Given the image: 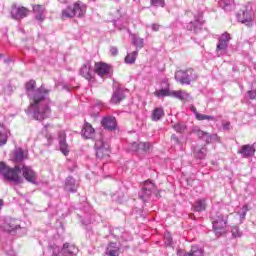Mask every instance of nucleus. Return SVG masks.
<instances>
[{
  "label": "nucleus",
  "mask_w": 256,
  "mask_h": 256,
  "mask_svg": "<svg viewBox=\"0 0 256 256\" xmlns=\"http://www.w3.org/2000/svg\"><path fill=\"white\" fill-rule=\"evenodd\" d=\"M38 93L39 94H36L32 97L29 110L32 111L34 115H45V113H50L51 110L49 109V106H44V108H42L41 105V103L45 101L44 95L49 94V90L41 87L40 89H38Z\"/></svg>",
  "instance_id": "1"
},
{
  "label": "nucleus",
  "mask_w": 256,
  "mask_h": 256,
  "mask_svg": "<svg viewBox=\"0 0 256 256\" xmlns=\"http://www.w3.org/2000/svg\"><path fill=\"white\" fill-rule=\"evenodd\" d=\"M87 7L81 3V1L75 2L72 5H68L61 12V19L65 21L66 19H73V17H85Z\"/></svg>",
  "instance_id": "2"
},
{
  "label": "nucleus",
  "mask_w": 256,
  "mask_h": 256,
  "mask_svg": "<svg viewBox=\"0 0 256 256\" xmlns=\"http://www.w3.org/2000/svg\"><path fill=\"white\" fill-rule=\"evenodd\" d=\"M175 79L180 85H191L197 81V72L193 68L180 69L175 72Z\"/></svg>",
  "instance_id": "3"
},
{
  "label": "nucleus",
  "mask_w": 256,
  "mask_h": 256,
  "mask_svg": "<svg viewBox=\"0 0 256 256\" xmlns=\"http://www.w3.org/2000/svg\"><path fill=\"white\" fill-rule=\"evenodd\" d=\"M212 225L213 231L217 237H221V235H225V233H227V218H225L223 214H217Z\"/></svg>",
  "instance_id": "4"
},
{
  "label": "nucleus",
  "mask_w": 256,
  "mask_h": 256,
  "mask_svg": "<svg viewBox=\"0 0 256 256\" xmlns=\"http://www.w3.org/2000/svg\"><path fill=\"white\" fill-rule=\"evenodd\" d=\"M19 173H21V167L19 165H15L14 168L9 167L8 171L4 174V179L19 185L20 183H23V179L19 176Z\"/></svg>",
  "instance_id": "5"
},
{
  "label": "nucleus",
  "mask_w": 256,
  "mask_h": 256,
  "mask_svg": "<svg viewBox=\"0 0 256 256\" xmlns=\"http://www.w3.org/2000/svg\"><path fill=\"white\" fill-rule=\"evenodd\" d=\"M95 149H96V157L98 159H105V157H109V153H111L109 144L105 143L103 139L96 140Z\"/></svg>",
  "instance_id": "6"
},
{
  "label": "nucleus",
  "mask_w": 256,
  "mask_h": 256,
  "mask_svg": "<svg viewBox=\"0 0 256 256\" xmlns=\"http://www.w3.org/2000/svg\"><path fill=\"white\" fill-rule=\"evenodd\" d=\"M111 72H112L111 65L105 62H95L94 73H96L98 77L105 79V77H109V75H111Z\"/></svg>",
  "instance_id": "7"
},
{
  "label": "nucleus",
  "mask_w": 256,
  "mask_h": 256,
  "mask_svg": "<svg viewBox=\"0 0 256 256\" xmlns=\"http://www.w3.org/2000/svg\"><path fill=\"white\" fill-rule=\"evenodd\" d=\"M20 172L22 173V177L28 182L35 184L37 183V172L31 168V166L22 165L20 167Z\"/></svg>",
  "instance_id": "8"
},
{
  "label": "nucleus",
  "mask_w": 256,
  "mask_h": 256,
  "mask_svg": "<svg viewBox=\"0 0 256 256\" xmlns=\"http://www.w3.org/2000/svg\"><path fill=\"white\" fill-rule=\"evenodd\" d=\"M238 21L246 25V27H251V25H253V16H251V12L245 8L239 11Z\"/></svg>",
  "instance_id": "9"
},
{
  "label": "nucleus",
  "mask_w": 256,
  "mask_h": 256,
  "mask_svg": "<svg viewBox=\"0 0 256 256\" xmlns=\"http://www.w3.org/2000/svg\"><path fill=\"white\" fill-rule=\"evenodd\" d=\"M193 133L200 139H205L206 143H213V141H219V135L209 134L201 129H194Z\"/></svg>",
  "instance_id": "10"
},
{
  "label": "nucleus",
  "mask_w": 256,
  "mask_h": 256,
  "mask_svg": "<svg viewBox=\"0 0 256 256\" xmlns=\"http://www.w3.org/2000/svg\"><path fill=\"white\" fill-rule=\"evenodd\" d=\"M61 253L63 256H77L79 253V248H77V246L74 244L66 242L61 248Z\"/></svg>",
  "instance_id": "11"
},
{
  "label": "nucleus",
  "mask_w": 256,
  "mask_h": 256,
  "mask_svg": "<svg viewBox=\"0 0 256 256\" xmlns=\"http://www.w3.org/2000/svg\"><path fill=\"white\" fill-rule=\"evenodd\" d=\"M32 11L35 15L36 21L43 23L45 21V7L41 4H33Z\"/></svg>",
  "instance_id": "12"
},
{
  "label": "nucleus",
  "mask_w": 256,
  "mask_h": 256,
  "mask_svg": "<svg viewBox=\"0 0 256 256\" xmlns=\"http://www.w3.org/2000/svg\"><path fill=\"white\" fill-rule=\"evenodd\" d=\"M104 129L108 131H114L117 127V120L113 116L104 117L101 122Z\"/></svg>",
  "instance_id": "13"
},
{
  "label": "nucleus",
  "mask_w": 256,
  "mask_h": 256,
  "mask_svg": "<svg viewBox=\"0 0 256 256\" xmlns=\"http://www.w3.org/2000/svg\"><path fill=\"white\" fill-rule=\"evenodd\" d=\"M80 75L84 77V79H87V81H91V79L95 77V73H93L91 69V63L88 62L81 67Z\"/></svg>",
  "instance_id": "14"
},
{
  "label": "nucleus",
  "mask_w": 256,
  "mask_h": 256,
  "mask_svg": "<svg viewBox=\"0 0 256 256\" xmlns=\"http://www.w3.org/2000/svg\"><path fill=\"white\" fill-rule=\"evenodd\" d=\"M18 228L19 224H17V221L13 219L6 220L2 225V229L6 231V233H13L14 231H17Z\"/></svg>",
  "instance_id": "15"
},
{
  "label": "nucleus",
  "mask_w": 256,
  "mask_h": 256,
  "mask_svg": "<svg viewBox=\"0 0 256 256\" xmlns=\"http://www.w3.org/2000/svg\"><path fill=\"white\" fill-rule=\"evenodd\" d=\"M238 153L245 158L253 157V155H255V147L250 144L243 145L241 149L238 150Z\"/></svg>",
  "instance_id": "16"
},
{
  "label": "nucleus",
  "mask_w": 256,
  "mask_h": 256,
  "mask_svg": "<svg viewBox=\"0 0 256 256\" xmlns=\"http://www.w3.org/2000/svg\"><path fill=\"white\" fill-rule=\"evenodd\" d=\"M27 153H25V151H23V149L18 148L15 150L14 152V158L13 161L14 163H23V161H25V159H27Z\"/></svg>",
  "instance_id": "17"
},
{
  "label": "nucleus",
  "mask_w": 256,
  "mask_h": 256,
  "mask_svg": "<svg viewBox=\"0 0 256 256\" xmlns=\"http://www.w3.org/2000/svg\"><path fill=\"white\" fill-rule=\"evenodd\" d=\"M95 135V128L89 123H86L82 129V136L85 139H91Z\"/></svg>",
  "instance_id": "18"
},
{
  "label": "nucleus",
  "mask_w": 256,
  "mask_h": 256,
  "mask_svg": "<svg viewBox=\"0 0 256 256\" xmlns=\"http://www.w3.org/2000/svg\"><path fill=\"white\" fill-rule=\"evenodd\" d=\"M171 97H175V99H179L180 101H187V99L190 97V94L185 92V90H172Z\"/></svg>",
  "instance_id": "19"
},
{
  "label": "nucleus",
  "mask_w": 256,
  "mask_h": 256,
  "mask_svg": "<svg viewBox=\"0 0 256 256\" xmlns=\"http://www.w3.org/2000/svg\"><path fill=\"white\" fill-rule=\"evenodd\" d=\"M143 185L142 193H144L146 197H149L151 193H153V189H155V183H152L151 180H146Z\"/></svg>",
  "instance_id": "20"
},
{
  "label": "nucleus",
  "mask_w": 256,
  "mask_h": 256,
  "mask_svg": "<svg viewBox=\"0 0 256 256\" xmlns=\"http://www.w3.org/2000/svg\"><path fill=\"white\" fill-rule=\"evenodd\" d=\"M29 8L25 6L18 7L16 9V13L14 15L15 19H25V17L29 16Z\"/></svg>",
  "instance_id": "21"
},
{
  "label": "nucleus",
  "mask_w": 256,
  "mask_h": 256,
  "mask_svg": "<svg viewBox=\"0 0 256 256\" xmlns=\"http://www.w3.org/2000/svg\"><path fill=\"white\" fill-rule=\"evenodd\" d=\"M124 99H125V94H123V91L116 90L114 92V94L112 95V98H111L110 101L114 105H119V103H121V101H124Z\"/></svg>",
  "instance_id": "22"
},
{
  "label": "nucleus",
  "mask_w": 256,
  "mask_h": 256,
  "mask_svg": "<svg viewBox=\"0 0 256 256\" xmlns=\"http://www.w3.org/2000/svg\"><path fill=\"white\" fill-rule=\"evenodd\" d=\"M106 255L108 256H119V247H117V243L110 242L108 247L106 248Z\"/></svg>",
  "instance_id": "23"
},
{
  "label": "nucleus",
  "mask_w": 256,
  "mask_h": 256,
  "mask_svg": "<svg viewBox=\"0 0 256 256\" xmlns=\"http://www.w3.org/2000/svg\"><path fill=\"white\" fill-rule=\"evenodd\" d=\"M164 116L165 111L163 110V108H155L152 111V121H159Z\"/></svg>",
  "instance_id": "24"
},
{
  "label": "nucleus",
  "mask_w": 256,
  "mask_h": 256,
  "mask_svg": "<svg viewBox=\"0 0 256 256\" xmlns=\"http://www.w3.org/2000/svg\"><path fill=\"white\" fill-rule=\"evenodd\" d=\"M184 256H203V249H201V248H199L197 246H194Z\"/></svg>",
  "instance_id": "25"
},
{
  "label": "nucleus",
  "mask_w": 256,
  "mask_h": 256,
  "mask_svg": "<svg viewBox=\"0 0 256 256\" xmlns=\"http://www.w3.org/2000/svg\"><path fill=\"white\" fill-rule=\"evenodd\" d=\"M151 147V143L149 142H139L138 153H147Z\"/></svg>",
  "instance_id": "26"
},
{
  "label": "nucleus",
  "mask_w": 256,
  "mask_h": 256,
  "mask_svg": "<svg viewBox=\"0 0 256 256\" xmlns=\"http://www.w3.org/2000/svg\"><path fill=\"white\" fill-rule=\"evenodd\" d=\"M7 140H8V136H7V132L5 131V128L0 126V147L3 145H7Z\"/></svg>",
  "instance_id": "27"
},
{
  "label": "nucleus",
  "mask_w": 256,
  "mask_h": 256,
  "mask_svg": "<svg viewBox=\"0 0 256 256\" xmlns=\"http://www.w3.org/2000/svg\"><path fill=\"white\" fill-rule=\"evenodd\" d=\"M137 55H139V52H137V51H134V52L128 54L125 57V63H129V64L135 63V61L137 60Z\"/></svg>",
  "instance_id": "28"
},
{
  "label": "nucleus",
  "mask_w": 256,
  "mask_h": 256,
  "mask_svg": "<svg viewBox=\"0 0 256 256\" xmlns=\"http://www.w3.org/2000/svg\"><path fill=\"white\" fill-rule=\"evenodd\" d=\"M197 121H214L215 118L213 116L201 114L199 112L195 113Z\"/></svg>",
  "instance_id": "29"
},
{
  "label": "nucleus",
  "mask_w": 256,
  "mask_h": 256,
  "mask_svg": "<svg viewBox=\"0 0 256 256\" xmlns=\"http://www.w3.org/2000/svg\"><path fill=\"white\" fill-rule=\"evenodd\" d=\"M155 97H171V90L160 89L154 92Z\"/></svg>",
  "instance_id": "30"
},
{
  "label": "nucleus",
  "mask_w": 256,
  "mask_h": 256,
  "mask_svg": "<svg viewBox=\"0 0 256 256\" xmlns=\"http://www.w3.org/2000/svg\"><path fill=\"white\" fill-rule=\"evenodd\" d=\"M207 208V204L205 203V200H198L194 205L195 211H205Z\"/></svg>",
  "instance_id": "31"
},
{
  "label": "nucleus",
  "mask_w": 256,
  "mask_h": 256,
  "mask_svg": "<svg viewBox=\"0 0 256 256\" xmlns=\"http://www.w3.org/2000/svg\"><path fill=\"white\" fill-rule=\"evenodd\" d=\"M232 236L234 239H239L243 237V232H241V229H239L238 226H233L231 230Z\"/></svg>",
  "instance_id": "32"
},
{
  "label": "nucleus",
  "mask_w": 256,
  "mask_h": 256,
  "mask_svg": "<svg viewBox=\"0 0 256 256\" xmlns=\"http://www.w3.org/2000/svg\"><path fill=\"white\" fill-rule=\"evenodd\" d=\"M59 145L61 153L65 156L69 155V144L67 142H60Z\"/></svg>",
  "instance_id": "33"
},
{
  "label": "nucleus",
  "mask_w": 256,
  "mask_h": 256,
  "mask_svg": "<svg viewBox=\"0 0 256 256\" xmlns=\"http://www.w3.org/2000/svg\"><path fill=\"white\" fill-rule=\"evenodd\" d=\"M228 45H229V43L219 40L217 47H216V51H225L227 49Z\"/></svg>",
  "instance_id": "34"
},
{
  "label": "nucleus",
  "mask_w": 256,
  "mask_h": 256,
  "mask_svg": "<svg viewBox=\"0 0 256 256\" xmlns=\"http://www.w3.org/2000/svg\"><path fill=\"white\" fill-rule=\"evenodd\" d=\"M173 128L177 133H185V129H187V126H185L184 124L177 123L173 126Z\"/></svg>",
  "instance_id": "35"
},
{
  "label": "nucleus",
  "mask_w": 256,
  "mask_h": 256,
  "mask_svg": "<svg viewBox=\"0 0 256 256\" xmlns=\"http://www.w3.org/2000/svg\"><path fill=\"white\" fill-rule=\"evenodd\" d=\"M25 87L26 91H33V89L37 87V82H35V80H30L26 83Z\"/></svg>",
  "instance_id": "36"
},
{
  "label": "nucleus",
  "mask_w": 256,
  "mask_h": 256,
  "mask_svg": "<svg viewBox=\"0 0 256 256\" xmlns=\"http://www.w3.org/2000/svg\"><path fill=\"white\" fill-rule=\"evenodd\" d=\"M195 153L198 159H205V153H207V149L200 148L199 150H196Z\"/></svg>",
  "instance_id": "37"
},
{
  "label": "nucleus",
  "mask_w": 256,
  "mask_h": 256,
  "mask_svg": "<svg viewBox=\"0 0 256 256\" xmlns=\"http://www.w3.org/2000/svg\"><path fill=\"white\" fill-rule=\"evenodd\" d=\"M150 3L154 7H165V0H150Z\"/></svg>",
  "instance_id": "38"
},
{
  "label": "nucleus",
  "mask_w": 256,
  "mask_h": 256,
  "mask_svg": "<svg viewBox=\"0 0 256 256\" xmlns=\"http://www.w3.org/2000/svg\"><path fill=\"white\" fill-rule=\"evenodd\" d=\"M219 41H223L224 43H229L231 41V35L227 32L223 33L219 38Z\"/></svg>",
  "instance_id": "39"
},
{
  "label": "nucleus",
  "mask_w": 256,
  "mask_h": 256,
  "mask_svg": "<svg viewBox=\"0 0 256 256\" xmlns=\"http://www.w3.org/2000/svg\"><path fill=\"white\" fill-rule=\"evenodd\" d=\"M58 139H59V143L67 142V134L65 133V131H60L58 133Z\"/></svg>",
  "instance_id": "40"
},
{
  "label": "nucleus",
  "mask_w": 256,
  "mask_h": 256,
  "mask_svg": "<svg viewBox=\"0 0 256 256\" xmlns=\"http://www.w3.org/2000/svg\"><path fill=\"white\" fill-rule=\"evenodd\" d=\"M130 151H134L135 153H139V142H133L129 146Z\"/></svg>",
  "instance_id": "41"
},
{
  "label": "nucleus",
  "mask_w": 256,
  "mask_h": 256,
  "mask_svg": "<svg viewBox=\"0 0 256 256\" xmlns=\"http://www.w3.org/2000/svg\"><path fill=\"white\" fill-rule=\"evenodd\" d=\"M9 169V166L5 164L4 162H0V173H2L3 177L5 176V172H7Z\"/></svg>",
  "instance_id": "42"
},
{
  "label": "nucleus",
  "mask_w": 256,
  "mask_h": 256,
  "mask_svg": "<svg viewBox=\"0 0 256 256\" xmlns=\"http://www.w3.org/2000/svg\"><path fill=\"white\" fill-rule=\"evenodd\" d=\"M134 45H136V47L138 49H142V47H143V39H135L134 40Z\"/></svg>",
  "instance_id": "43"
},
{
  "label": "nucleus",
  "mask_w": 256,
  "mask_h": 256,
  "mask_svg": "<svg viewBox=\"0 0 256 256\" xmlns=\"http://www.w3.org/2000/svg\"><path fill=\"white\" fill-rule=\"evenodd\" d=\"M222 127H223L224 131H230L231 130V122H229V121L223 122Z\"/></svg>",
  "instance_id": "44"
},
{
  "label": "nucleus",
  "mask_w": 256,
  "mask_h": 256,
  "mask_svg": "<svg viewBox=\"0 0 256 256\" xmlns=\"http://www.w3.org/2000/svg\"><path fill=\"white\" fill-rule=\"evenodd\" d=\"M110 53L111 55H113V57H117L119 55V49H117V47H111L110 48Z\"/></svg>",
  "instance_id": "45"
},
{
  "label": "nucleus",
  "mask_w": 256,
  "mask_h": 256,
  "mask_svg": "<svg viewBox=\"0 0 256 256\" xmlns=\"http://www.w3.org/2000/svg\"><path fill=\"white\" fill-rule=\"evenodd\" d=\"M249 99L255 100L256 99V89L255 90H249L248 92Z\"/></svg>",
  "instance_id": "46"
},
{
  "label": "nucleus",
  "mask_w": 256,
  "mask_h": 256,
  "mask_svg": "<svg viewBox=\"0 0 256 256\" xmlns=\"http://www.w3.org/2000/svg\"><path fill=\"white\" fill-rule=\"evenodd\" d=\"M242 209H244V212L242 213L241 217H242V219H245V217H247V211H249V206L248 205H244L242 207Z\"/></svg>",
  "instance_id": "47"
},
{
  "label": "nucleus",
  "mask_w": 256,
  "mask_h": 256,
  "mask_svg": "<svg viewBox=\"0 0 256 256\" xmlns=\"http://www.w3.org/2000/svg\"><path fill=\"white\" fill-rule=\"evenodd\" d=\"M160 27L161 26L159 24H152L151 25V29L154 30V31H159Z\"/></svg>",
  "instance_id": "48"
},
{
  "label": "nucleus",
  "mask_w": 256,
  "mask_h": 256,
  "mask_svg": "<svg viewBox=\"0 0 256 256\" xmlns=\"http://www.w3.org/2000/svg\"><path fill=\"white\" fill-rule=\"evenodd\" d=\"M171 140L174 141L175 143H179V138L175 134L171 136Z\"/></svg>",
  "instance_id": "49"
},
{
  "label": "nucleus",
  "mask_w": 256,
  "mask_h": 256,
  "mask_svg": "<svg viewBox=\"0 0 256 256\" xmlns=\"http://www.w3.org/2000/svg\"><path fill=\"white\" fill-rule=\"evenodd\" d=\"M201 19H203V13H200V14H199V18L196 19V21H201Z\"/></svg>",
  "instance_id": "50"
},
{
  "label": "nucleus",
  "mask_w": 256,
  "mask_h": 256,
  "mask_svg": "<svg viewBox=\"0 0 256 256\" xmlns=\"http://www.w3.org/2000/svg\"><path fill=\"white\" fill-rule=\"evenodd\" d=\"M3 199H0V210L2 209V207H3Z\"/></svg>",
  "instance_id": "51"
},
{
  "label": "nucleus",
  "mask_w": 256,
  "mask_h": 256,
  "mask_svg": "<svg viewBox=\"0 0 256 256\" xmlns=\"http://www.w3.org/2000/svg\"><path fill=\"white\" fill-rule=\"evenodd\" d=\"M192 111H194L195 113H197V109H195V107H192Z\"/></svg>",
  "instance_id": "52"
},
{
  "label": "nucleus",
  "mask_w": 256,
  "mask_h": 256,
  "mask_svg": "<svg viewBox=\"0 0 256 256\" xmlns=\"http://www.w3.org/2000/svg\"><path fill=\"white\" fill-rule=\"evenodd\" d=\"M156 197H161V195H159V192L156 194Z\"/></svg>",
  "instance_id": "53"
}]
</instances>
